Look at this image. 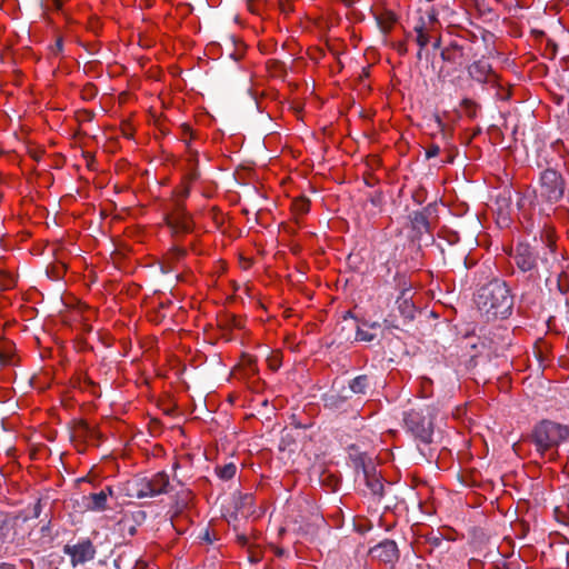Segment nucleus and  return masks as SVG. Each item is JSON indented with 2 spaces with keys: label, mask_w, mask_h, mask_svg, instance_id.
Masks as SVG:
<instances>
[{
  "label": "nucleus",
  "mask_w": 569,
  "mask_h": 569,
  "mask_svg": "<svg viewBox=\"0 0 569 569\" xmlns=\"http://www.w3.org/2000/svg\"><path fill=\"white\" fill-rule=\"evenodd\" d=\"M9 520V515L0 510V531L8 527Z\"/></svg>",
  "instance_id": "30"
},
{
  "label": "nucleus",
  "mask_w": 569,
  "mask_h": 569,
  "mask_svg": "<svg viewBox=\"0 0 569 569\" xmlns=\"http://www.w3.org/2000/svg\"><path fill=\"white\" fill-rule=\"evenodd\" d=\"M396 48L400 54H405L407 52V47L403 42H398Z\"/></svg>",
  "instance_id": "37"
},
{
  "label": "nucleus",
  "mask_w": 569,
  "mask_h": 569,
  "mask_svg": "<svg viewBox=\"0 0 569 569\" xmlns=\"http://www.w3.org/2000/svg\"><path fill=\"white\" fill-rule=\"evenodd\" d=\"M417 57H418V59H421V57H422V49H421V48H420V50L418 51Z\"/></svg>",
  "instance_id": "43"
},
{
  "label": "nucleus",
  "mask_w": 569,
  "mask_h": 569,
  "mask_svg": "<svg viewBox=\"0 0 569 569\" xmlns=\"http://www.w3.org/2000/svg\"><path fill=\"white\" fill-rule=\"evenodd\" d=\"M476 303L488 317L507 318L513 308V296L505 281L493 279L479 289Z\"/></svg>",
  "instance_id": "2"
},
{
  "label": "nucleus",
  "mask_w": 569,
  "mask_h": 569,
  "mask_svg": "<svg viewBox=\"0 0 569 569\" xmlns=\"http://www.w3.org/2000/svg\"><path fill=\"white\" fill-rule=\"evenodd\" d=\"M349 396L346 393L345 388L341 391L330 390L322 396L323 406L330 410L342 409L349 400Z\"/></svg>",
  "instance_id": "13"
},
{
  "label": "nucleus",
  "mask_w": 569,
  "mask_h": 569,
  "mask_svg": "<svg viewBox=\"0 0 569 569\" xmlns=\"http://www.w3.org/2000/svg\"><path fill=\"white\" fill-rule=\"evenodd\" d=\"M106 493L92 492L82 497L83 507L89 511H104L107 509Z\"/></svg>",
  "instance_id": "15"
},
{
  "label": "nucleus",
  "mask_w": 569,
  "mask_h": 569,
  "mask_svg": "<svg viewBox=\"0 0 569 569\" xmlns=\"http://www.w3.org/2000/svg\"><path fill=\"white\" fill-rule=\"evenodd\" d=\"M555 246L556 244H555V241L552 240L551 236H548L547 243H546V249L549 250L550 254H553Z\"/></svg>",
  "instance_id": "34"
},
{
  "label": "nucleus",
  "mask_w": 569,
  "mask_h": 569,
  "mask_svg": "<svg viewBox=\"0 0 569 569\" xmlns=\"http://www.w3.org/2000/svg\"><path fill=\"white\" fill-rule=\"evenodd\" d=\"M100 493H106V500L108 501L109 497L113 496V489L110 486L104 487L102 490L99 491Z\"/></svg>",
  "instance_id": "36"
},
{
  "label": "nucleus",
  "mask_w": 569,
  "mask_h": 569,
  "mask_svg": "<svg viewBox=\"0 0 569 569\" xmlns=\"http://www.w3.org/2000/svg\"><path fill=\"white\" fill-rule=\"evenodd\" d=\"M237 471V467L234 463L230 462L224 466L216 467L217 476L222 480H230L234 477Z\"/></svg>",
  "instance_id": "22"
},
{
  "label": "nucleus",
  "mask_w": 569,
  "mask_h": 569,
  "mask_svg": "<svg viewBox=\"0 0 569 569\" xmlns=\"http://www.w3.org/2000/svg\"><path fill=\"white\" fill-rule=\"evenodd\" d=\"M462 104L468 109L470 116L475 113L476 104L471 100L465 99Z\"/></svg>",
  "instance_id": "32"
},
{
  "label": "nucleus",
  "mask_w": 569,
  "mask_h": 569,
  "mask_svg": "<svg viewBox=\"0 0 569 569\" xmlns=\"http://www.w3.org/2000/svg\"><path fill=\"white\" fill-rule=\"evenodd\" d=\"M14 347L11 341H0V366H8L12 363Z\"/></svg>",
  "instance_id": "19"
},
{
  "label": "nucleus",
  "mask_w": 569,
  "mask_h": 569,
  "mask_svg": "<svg viewBox=\"0 0 569 569\" xmlns=\"http://www.w3.org/2000/svg\"><path fill=\"white\" fill-rule=\"evenodd\" d=\"M369 388L370 378L367 375L357 376L349 382V389L355 395H366Z\"/></svg>",
  "instance_id": "17"
},
{
  "label": "nucleus",
  "mask_w": 569,
  "mask_h": 569,
  "mask_svg": "<svg viewBox=\"0 0 569 569\" xmlns=\"http://www.w3.org/2000/svg\"><path fill=\"white\" fill-rule=\"evenodd\" d=\"M376 338L375 333H371L369 330H366L361 327H358L356 332V340L357 341H366L370 342Z\"/></svg>",
  "instance_id": "25"
},
{
  "label": "nucleus",
  "mask_w": 569,
  "mask_h": 569,
  "mask_svg": "<svg viewBox=\"0 0 569 569\" xmlns=\"http://www.w3.org/2000/svg\"><path fill=\"white\" fill-rule=\"evenodd\" d=\"M40 515V505L37 503L34 507V516L38 517Z\"/></svg>",
  "instance_id": "39"
},
{
  "label": "nucleus",
  "mask_w": 569,
  "mask_h": 569,
  "mask_svg": "<svg viewBox=\"0 0 569 569\" xmlns=\"http://www.w3.org/2000/svg\"><path fill=\"white\" fill-rule=\"evenodd\" d=\"M63 50V40L62 38H57L54 44L50 47V51L53 56H58Z\"/></svg>",
  "instance_id": "26"
},
{
  "label": "nucleus",
  "mask_w": 569,
  "mask_h": 569,
  "mask_svg": "<svg viewBox=\"0 0 569 569\" xmlns=\"http://www.w3.org/2000/svg\"><path fill=\"white\" fill-rule=\"evenodd\" d=\"M433 42L432 47L433 49H439L441 47V37L438 34V32L433 33Z\"/></svg>",
  "instance_id": "35"
},
{
  "label": "nucleus",
  "mask_w": 569,
  "mask_h": 569,
  "mask_svg": "<svg viewBox=\"0 0 569 569\" xmlns=\"http://www.w3.org/2000/svg\"><path fill=\"white\" fill-rule=\"evenodd\" d=\"M537 252L529 244L519 243L516 247L513 260L522 272L533 271L537 268Z\"/></svg>",
  "instance_id": "10"
},
{
  "label": "nucleus",
  "mask_w": 569,
  "mask_h": 569,
  "mask_svg": "<svg viewBox=\"0 0 569 569\" xmlns=\"http://www.w3.org/2000/svg\"><path fill=\"white\" fill-rule=\"evenodd\" d=\"M395 22H396V17H395V14H392L390 12L378 17V24L385 33H387L391 30Z\"/></svg>",
  "instance_id": "23"
},
{
  "label": "nucleus",
  "mask_w": 569,
  "mask_h": 569,
  "mask_svg": "<svg viewBox=\"0 0 569 569\" xmlns=\"http://www.w3.org/2000/svg\"><path fill=\"white\" fill-rule=\"evenodd\" d=\"M379 327V325L377 322H373L372 325H370V328H377Z\"/></svg>",
  "instance_id": "44"
},
{
  "label": "nucleus",
  "mask_w": 569,
  "mask_h": 569,
  "mask_svg": "<svg viewBox=\"0 0 569 569\" xmlns=\"http://www.w3.org/2000/svg\"><path fill=\"white\" fill-rule=\"evenodd\" d=\"M565 274H566V272H563V273L560 276V278H559L558 287H559V289H560L561 291H562V283H561V281H562V280H561V278H562V276H565Z\"/></svg>",
  "instance_id": "42"
},
{
  "label": "nucleus",
  "mask_w": 569,
  "mask_h": 569,
  "mask_svg": "<svg viewBox=\"0 0 569 569\" xmlns=\"http://www.w3.org/2000/svg\"><path fill=\"white\" fill-rule=\"evenodd\" d=\"M239 503H240L241 508L251 507L253 503V496L251 493H246V495L241 496Z\"/></svg>",
  "instance_id": "27"
},
{
  "label": "nucleus",
  "mask_w": 569,
  "mask_h": 569,
  "mask_svg": "<svg viewBox=\"0 0 569 569\" xmlns=\"http://www.w3.org/2000/svg\"><path fill=\"white\" fill-rule=\"evenodd\" d=\"M172 252H173L174 257H177V258L184 257L187 253L186 249L182 247H173Z\"/></svg>",
  "instance_id": "33"
},
{
  "label": "nucleus",
  "mask_w": 569,
  "mask_h": 569,
  "mask_svg": "<svg viewBox=\"0 0 569 569\" xmlns=\"http://www.w3.org/2000/svg\"><path fill=\"white\" fill-rule=\"evenodd\" d=\"M542 263L549 267V258L547 256L541 258Z\"/></svg>",
  "instance_id": "41"
},
{
  "label": "nucleus",
  "mask_w": 569,
  "mask_h": 569,
  "mask_svg": "<svg viewBox=\"0 0 569 569\" xmlns=\"http://www.w3.org/2000/svg\"><path fill=\"white\" fill-rule=\"evenodd\" d=\"M78 432L81 435V436H89L91 435L92 430L90 428V426L86 422H81L79 428H78Z\"/></svg>",
  "instance_id": "31"
},
{
  "label": "nucleus",
  "mask_w": 569,
  "mask_h": 569,
  "mask_svg": "<svg viewBox=\"0 0 569 569\" xmlns=\"http://www.w3.org/2000/svg\"><path fill=\"white\" fill-rule=\"evenodd\" d=\"M170 489L169 476L164 471H159L150 477L134 478L128 482V496L144 499L166 495Z\"/></svg>",
  "instance_id": "3"
},
{
  "label": "nucleus",
  "mask_w": 569,
  "mask_h": 569,
  "mask_svg": "<svg viewBox=\"0 0 569 569\" xmlns=\"http://www.w3.org/2000/svg\"><path fill=\"white\" fill-rule=\"evenodd\" d=\"M540 196L550 203H557L565 194L566 180L553 168L545 169L539 177Z\"/></svg>",
  "instance_id": "5"
},
{
  "label": "nucleus",
  "mask_w": 569,
  "mask_h": 569,
  "mask_svg": "<svg viewBox=\"0 0 569 569\" xmlns=\"http://www.w3.org/2000/svg\"><path fill=\"white\" fill-rule=\"evenodd\" d=\"M166 220L174 236L187 234L193 230L192 218L181 202H177L176 208L167 214Z\"/></svg>",
  "instance_id": "6"
},
{
  "label": "nucleus",
  "mask_w": 569,
  "mask_h": 569,
  "mask_svg": "<svg viewBox=\"0 0 569 569\" xmlns=\"http://www.w3.org/2000/svg\"><path fill=\"white\" fill-rule=\"evenodd\" d=\"M529 440L539 458L553 461L558 457L559 446L569 440V427L552 420H542L533 427Z\"/></svg>",
  "instance_id": "1"
},
{
  "label": "nucleus",
  "mask_w": 569,
  "mask_h": 569,
  "mask_svg": "<svg viewBox=\"0 0 569 569\" xmlns=\"http://www.w3.org/2000/svg\"><path fill=\"white\" fill-rule=\"evenodd\" d=\"M362 470L368 489L371 491L372 495L382 497L385 486L381 478L377 475L375 466L363 465Z\"/></svg>",
  "instance_id": "12"
},
{
  "label": "nucleus",
  "mask_w": 569,
  "mask_h": 569,
  "mask_svg": "<svg viewBox=\"0 0 569 569\" xmlns=\"http://www.w3.org/2000/svg\"><path fill=\"white\" fill-rule=\"evenodd\" d=\"M369 555L372 559L390 566H393L400 556L397 543L390 539H385L370 548Z\"/></svg>",
  "instance_id": "8"
},
{
  "label": "nucleus",
  "mask_w": 569,
  "mask_h": 569,
  "mask_svg": "<svg viewBox=\"0 0 569 569\" xmlns=\"http://www.w3.org/2000/svg\"><path fill=\"white\" fill-rule=\"evenodd\" d=\"M296 206L301 213H306L309 211L310 202L308 200L302 199L298 201Z\"/></svg>",
  "instance_id": "29"
},
{
  "label": "nucleus",
  "mask_w": 569,
  "mask_h": 569,
  "mask_svg": "<svg viewBox=\"0 0 569 569\" xmlns=\"http://www.w3.org/2000/svg\"><path fill=\"white\" fill-rule=\"evenodd\" d=\"M439 152H440V148H439V146H437V144H432V146H430V147L427 149V151H426V157H427L428 159H430V158H433V157L438 156V154H439Z\"/></svg>",
  "instance_id": "28"
},
{
  "label": "nucleus",
  "mask_w": 569,
  "mask_h": 569,
  "mask_svg": "<svg viewBox=\"0 0 569 569\" xmlns=\"http://www.w3.org/2000/svg\"><path fill=\"white\" fill-rule=\"evenodd\" d=\"M63 552L70 557L72 567L84 565L92 560L96 556V547L88 538L79 540L77 543H67L63 547Z\"/></svg>",
  "instance_id": "7"
},
{
  "label": "nucleus",
  "mask_w": 569,
  "mask_h": 569,
  "mask_svg": "<svg viewBox=\"0 0 569 569\" xmlns=\"http://www.w3.org/2000/svg\"><path fill=\"white\" fill-rule=\"evenodd\" d=\"M463 54V47L458 41L450 42L440 53L441 59L450 63H461Z\"/></svg>",
  "instance_id": "16"
},
{
  "label": "nucleus",
  "mask_w": 569,
  "mask_h": 569,
  "mask_svg": "<svg viewBox=\"0 0 569 569\" xmlns=\"http://www.w3.org/2000/svg\"><path fill=\"white\" fill-rule=\"evenodd\" d=\"M469 74L473 80L481 83H495L498 78L491 64L483 59L475 61L469 67Z\"/></svg>",
  "instance_id": "11"
},
{
  "label": "nucleus",
  "mask_w": 569,
  "mask_h": 569,
  "mask_svg": "<svg viewBox=\"0 0 569 569\" xmlns=\"http://www.w3.org/2000/svg\"><path fill=\"white\" fill-rule=\"evenodd\" d=\"M181 196H182V198H187L189 196V188H184L182 190V194Z\"/></svg>",
  "instance_id": "40"
},
{
  "label": "nucleus",
  "mask_w": 569,
  "mask_h": 569,
  "mask_svg": "<svg viewBox=\"0 0 569 569\" xmlns=\"http://www.w3.org/2000/svg\"><path fill=\"white\" fill-rule=\"evenodd\" d=\"M16 286V277L0 264V290H9Z\"/></svg>",
  "instance_id": "21"
},
{
  "label": "nucleus",
  "mask_w": 569,
  "mask_h": 569,
  "mask_svg": "<svg viewBox=\"0 0 569 569\" xmlns=\"http://www.w3.org/2000/svg\"><path fill=\"white\" fill-rule=\"evenodd\" d=\"M569 2V0H567Z\"/></svg>",
  "instance_id": "47"
},
{
  "label": "nucleus",
  "mask_w": 569,
  "mask_h": 569,
  "mask_svg": "<svg viewBox=\"0 0 569 569\" xmlns=\"http://www.w3.org/2000/svg\"><path fill=\"white\" fill-rule=\"evenodd\" d=\"M437 210V206L435 203L428 204L420 211H413L409 218L411 228L415 231V236L417 239H420L422 234L431 233V227L429 218Z\"/></svg>",
  "instance_id": "9"
},
{
  "label": "nucleus",
  "mask_w": 569,
  "mask_h": 569,
  "mask_svg": "<svg viewBox=\"0 0 569 569\" xmlns=\"http://www.w3.org/2000/svg\"><path fill=\"white\" fill-rule=\"evenodd\" d=\"M403 425L419 442L423 445L432 442L433 422L428 409H410L403 412Z\"/></svg>",
  "instance_id": "4"
},
{
  "label": "nucleus",
  "mask_w": 569,
  "mask_h": 569,
  "mask_svg": "<svg viewBox=\"0 0 569 569\" xmlns=\"http://www.w3.org/2000/svg\"><path fill=\"white\" fill-rule=\"evenodd\" d=\"M128 532H129V535H130V536H134V535H136V532H137V528H136V526L130 525V526L128 527Z\"/></svg>",
  "instance_id": "38"
},
{
  "label": "nucleus",
  "mask_w": 569,
  "mask_h": 569,
  "mask_svg": "<svg viewBox=\"0 0 569 569\" xmlns=\"http://www.w3.org/2000/svg\"><path fill=\"white\" fill-rule=\"evenodd\" d=\"M415 31L417 33L416 42L417 44L423 49L433 38L435 31L425 29L423 24H416Z\"/></svg>",
  "instance_id": "20"
},
{
  "label": "nucleus",
  "mask_w": 569,
  "mask_h": 569,
  "mask_svg": "<svg viewBox=\"0 0 569 569\" xmlns=\"http://www.w3.org/2000/svg\"><path fill=\"white\" fill-rule=\"evenodd\" d=\"M230 43L233 46V49L228 53V56L234 60L239 61L244 53V46L242 43H238L233 37L230 38Z\"/></svg>",
  "instance_id": "24"
},
{
  "label": "nucleus",
  "mask_w": 569,
  "mask_h": 569,
  "mask_svg": "<svg viewBox=\"0 0 569 569\" xmlns=\"http://www.w3.org/2000/svg\"><path fill=\"white\" fill-rule=\"evenodd\" d=\"M120 525L123 526V528H126V522L124 521H121Z\"/></svg>",
  "instance_id": "45"
},
{
  "label": "nucleus",
  "mask_w": 569,
  "mask_h": 569,
  "mask_svg": "<svg viewBox=\"0 0 569 569\" xmlns=\"http://www.w3.org/2000/svg\"><path fill=\"white\" fill-rule=\"evenodd\" d=\"M410 288H405L397 299L398 310L406 320H412L416 315V307L411 301Z\"/></svg>",
  "instance_id": "14"
},
{
  "label": "nucleus",
  "mask_w": 569,
  "mask_h": 569,
  "mask_svg": "<svg viewBox=\"0 0 569 569\" xmlns=\"http://www.w3.org/2000/svg\"><path fill=\"white\" fill-rule=\"evenodd\" d=\"M0 264H3V259L2 258H0Z\"/></svg>",
  "instance_id": "46"
},
{
  "label": "nucleus",
  "mask_w": 569,
  "mask_h": 569,
  "mask_svg": "<svg viewBox=\"0 0 569 569\" xmlns=\"http://www.w3.org/2000/svg\"><path fill=\"white\" fill-rule=\"evenodd\" d=\"M416 24H423L425 29L438 32L440 22L438 20L437 11L431 8L426 12V16H421Z\"/></svg>",
  "instance_id": "18"
}]
</instances>
